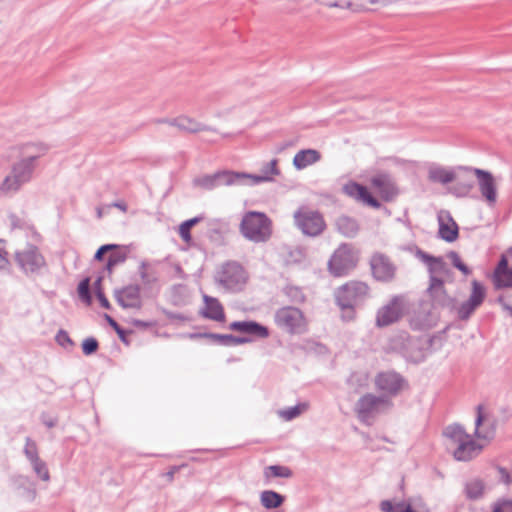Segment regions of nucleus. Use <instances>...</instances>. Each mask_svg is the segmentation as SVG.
<instances>
[{
  "label": "nucleus",
  "instance_id": "obj_1",
  "mask_svg": "<svg viewBox=\"0 0 512 512\" xmlns=\"http://www.w3.org/2000/svg\"><path fill=\"white\" fill-rule=\"evenodd\" d=\"M446 447L456 461L468 462L476 458L483 450L484 444L473 439L465 428L457 423L446 426L443 430Z\"/></svg>",
  "mask_w": 512,
  "mask_h": 512
},
{
  "label": "nucleus",
  "instance_id": "obj_2",
  "mask_svg": "<svg viewBox=\"0 0 512 512\" xmlns=\"http://www.w3.org/2000/svg\"><path fill=\"white\" fill-rule=\"evenodd\" d=\"M369 297V287L365 282L350 281L335 292L338 306L347 314L342 317L351 320L354 316V308L363 303Z\"/></svg>",
  "mask_w": 512,
  "mask_h": 512
},
{
  "label": "nucleus",
  "instance_id": "obj_3",
  "mask_svg": "<svg viewBox=\"0 0 512 512\" xmlns=\"http://www.w3.org/2000/svg\"><path fill=\"white\" fill-rule=\"evenodd\" d=\"M35 164L19 157L13 163L8 175L0 183V197H11L33 179Z\"/></svg>",
  "mask_w": 512,
  "mask_h": 512
},
{
  "label": "nucleus",
  "instance_id": "obj_4",
  "mask_svg": "<svg viewBox=\"0 0 512 512\" xmlns=\"http://www.w3.org/2000/svg\"><path fill=\"white\" fill-rule=\"evenodd\" d=\"M240 231L250 241L265 242L271 236V221L264 213L250 211L243 216Z\"/></svg>",
  "mask_w": 512,
  "mask_h": 512
},
{
  "label": "nucleus",
  "instance_id": "obj_5",
  "mask_svg": "<svg viewBox=\"0 0 512 512\" xmlns=\"http://www.w3.org/2000/svg\"><path fill=\"white\" fill-rule=\"evenodd\" d=\"M274 322L280 330L290 335H301L308 330V321L303 311L293 306L277 309Z\"/></svg>",
  "mask_w": 512,
  "mask_h": 512
},
{
  "label": "nucleus",
  "instance_id": "obj_6",
  "mask_svg": "<svg viewBox=\"0 0 512 512\" xmlns=\"http://www.w3.org/2000/svg\"><path fill=\"white\" fill-rule=\"evenodd\" d=\"M392 406L393 403L387 396L367 393L355 404V412L361 422L371 424L378 414L388 411Z\"/></svg>",
  "mask_w": 512,
  "mask_h": 512
},
{
  "label": "nucleus",
  "instance_id": "obj_7",
  "mask_svg": "<svg viewBox=\"0 0 512 512\" xmlns=\"http://www.w3.org/2000/svg\"><path fill=\"white\" fill-rule=\"evenodd\" d=\"M214 280L223 290L237 292L244 287L247 274L239 263L228 261L216 271Z\"/></svg>",
  "mask_w": 512,
  "mask_h": 512
},
{
  "label": "nucleus",
  "instance_id": "obj_8",
  "mask_svg": "<svg viewBox=\"0 0 512 512\" xmlns=\"http://www.w3.org/2000/svg\"><path fill=\"white\" fill-rule=\"evenodd\" d=\"M294 221L302 233L310 237L320 235L326 227L323 216L319 212L308 208L298 209L294 213Z\"/></svg>",
  "mask_w": 512,
  "mask_h": 512
},
{
  "label": "nucleus",
  "instance_id": "obj_9",
  "mask_svg": "<svg viewBox=\"0 0 512 512\" xmlns=\"http://www.w3.org/2000/svg\"><path fill=\"white\" fill-rule=\"evenodd\" d=\"M15 261L25 274H38L46 267V261L39 249L28 244L24 249L15 252Z\"/></svg>",
  "mask_w": 512,
  "mask_h": 512
},
{
  "label": "nucleus",
  "instance_id": "obj_10",
  "mask_svg": "<svg viewBox=\"0 0 512 512\" xmlns=\"http://www.w3.org/2000/svg\"><path fill=\"white\" fill-rule=\"evenodd\" d=\"M232 185H241L240 172L223 170L214 174L200 175L193 179V186L204 190H213L221 186Z\"/></svg>",
  "mask_w": 512,
  "mask_h": 512
},
{
  "label": "nucleus",
  "instance_id": "obj_11",
  "mask_svg": "<svg viewBox=\"0 0 512 512\" xmlns=\"http://www.w3.org/2000/svg\"><path fill=\"white\" fill-rule=\"evenodd\" d=\"M356 263L357 257L352 247L348 244H343L331 256L328 267L333 275L342 276L353 269Z\"/></svg>",
  "mask_w": 512,
  "mask_h": 512
},
{
  "label": "nucleus",
  "instance_id": "obj_12",
  "mask_svg": "<svg viewBox=\"0 0 512 512\" xmlns=\"http://www.w3.org/2000/svg\"><path fill=\"white\" fill-rule=\"evenodd\" d=\"M465 173H472L477 178L479 191L489 206L497 201V185L493 175L486 170L471 167H459Z\"/></svg>",
  "mask_w": 512,
  "mask_h": 512
},
{
  "label": "nucleus",
  "instance_id": "obj_13",
  "mask_svg": "<svg viewBox=\"0 0 512 512\" xmlns=\"http://www.w3.org/2000/svg\"><path fill=\"white\" fill-rule=\"evenodd\" d=\"M496 431V420L490 410L484 405L476 407L474 436L481 443L490 441Z\"/></svg>",
  "mask_w": 512,
  "mask_h": 512
},
{
  "label": "nucleus",
  "instance_id": "obj_14",
  "mask_svg": "<svg viewBox=\"0 0 512 512\" xmlns=\"http://www.w3.org/2000/svg\"><path fill=\"white\" fill-rule=\"evenodd\" d=\"M375 386L377 390L387 396L388 398L398 395L405 387V379L394 371L380 372L375 377Z\"/></svg>",
  "mask_w": 512,
  "mask_h": 512
},
{
  "label": "nucleus",
  "instance_id": "obj_15",
  "mask_svg": "<svg viewBox=\"0 0 512 512\" xmlns=\"http://www.w3.org/2000/svg\"><path fill=\"white\" fill-rule=\"evenodd\" d=\"M23 452L35 475L44 482L50 481V473L47 464L39 457L37 444L30 437H26L25 439Z\"/></svg>",
  "mask_w": 512,
  "mask_h": 512
},
{
  "label": "nucleus",
  "instance_id": "obj_16",
  "mask_svg": "<svg viewBox=\"0 0 512 512\" xmlns=\"http://www.w3.org/2000/svg\"><path fill=\"white\" fill-rule=\"evenodd\" d=\"M382 512H430L421 497H410L404 501L392 502L384 500L380 503Z\"/></svg>",
  "mask_w": 512,
  "mask_h": 512
},
{
  "label": "nucleus",
  "instance_id": "obj_17",
  "mask_svg": "<svg viewBox=\"0 0 512 512\" xmlns=\"http://www.w3.org/2000/svg\"><path fill=\"white\" fill-rule=\"evenodd\" d=\"M370 183L384 201H391L399 194L394 178L388 173L375 174Z\"/></svg>",
  "mask_w": 512,
  "mask_h": 512
},
{
  "label": "nucleus",
  "instance_id": "obj_18",
  "mask_svg": "<svg viewBox=\"0 0 512 512\" xmlns=\"http://www.w3.org/2000/svg\"><path fill=\"white\" fill-rule=\"evenodd\" d=\"M277 159H273L265 163L260 171V174H248L240 172L241 185H257L264 182H271L274 180V176L280 174V170L277 167Z\"/></svg>",
  "mask_w": 512,
  "mask_h": 512
},
{
  "label": "nucleus",
  "instance_id": "obj_19",
  "mask_svg": "<svg viewBox=\"0 0 512 512\" xmlns=\"http://www.w3.org/2000/svg\"><path fill=\"white\" fill-rule=\"evenodd\" d=\"M417 257L427 265L430 282L433 279L444 280L445 277L450 276V268L441 257L431 256L422 250L417 251Z\"/></svg>",
  "mask_w": 512,
  "mask_h": 512
},
{
  "label": "nucleus",
  "instance_id": "obj_20",
  "mask_svg": "<svg viewBox=\"0 0 512 512\" xmlns=\"http://www.w3.org/2000/svg\"><path fill=\"white\" fill-rule=\"evenodd\" d=\"M402 301L400 298H393L388 304L377 312L376 324L379 327L388 326L396 322L402 315Z\"/></svg>",
  "mask_w": 512,
  "mask_h": 512
},
{
  "label": "nucleus",
  "instance_id": "obj_21",
  "mask_svg": "<svg viewBox=\"0 0 512 512\" xmlns=\"http://www.w3.org/2000/svg\"><path fill=\"white\" fill-rule=\"evenodd\" d=\"M373 276L380 281H390L395 274V267L382 254H374L370 261Z\"/></svg>",
  "mask_w": 512,
  "mask_h": 512
},
{
  "label": "nucleus",
  "instance_id": "obj_22",
  "mask_svg": "<svg viewBox=\"0 0 512 512\" xmlns=\"http://www.w3.org/2000/svg\"><path fill=\"white\" fill-rule=\"evenodd\" d=\"M343 191L346 195L349 197L362 202L368 206H371L373 208H380L381 203L372 196V194L368 191V189L360 185L356 182H349L344 185Z\"/></svg>",
  "mask_w": 512,
  "mask_h": 512
},
{
  "label": "nucleus",
  "instance_id": "obj_23",
  "mask_svg": "<svg viewBox=\"0 0 512 512\" xmlns=\"http://www.w3.org/2000/svg\"><path fill=\"white\" fill-rule=\"evenodd\" d=\"M428 293L434 307L449 309L453 307L454 299L447 294L444 288V280L433 279L429 284Z\"/></svg>",
  "mask_w": 512,
  "mask_h": 512
},
{
  "label": "nucleus",
  "instance_id": "obj_24",
  "mask_svg": "<svg viewBox=\"0 0 512 512\" xmlns=\"http://www.w3.org/2000/svg\"><path fill=\"white\" fill-rule=\"evenodd\" d=\"M439 236L447 242H454L458 237V225L448 211L441 210L438 213Z\"/></svg>",
  "mask_w": 512,
  "mask_h": 512
},
{
  "label": "nucleus",
  "instance_id": "obj_25",
  "mask_svg": "<svg viewBox=\"0 0 512 512\" xmlns=\"http://www.w3.org/2000/svg\"><path fill=\"white\" fill-rule=\"evenodd\" d=\"M463 170L445 168L442 166H431L428 170V178L432 182L449 184L459 178V173Z\"/></svg>",
  "mask_w": 512,
  "mask_h": 512
},
{
  "label": "nucleus",
  "instance_id": "obj_26",
  "mask_svg": "<svg viewBox=\"0 0 512 512\" xmlns=\"http://www.w3.org/2000/svg\"><path fill=\"white\" fill-rule=\"evenodd\" d=\"M229 328L233 331L254 335L259 338H267L269 336L267 327L255 321H234L230 323Z\"/></svg>",
  "mask_w": 512,
  "mask_h": 512
},
{
  "label": "nucleus",
  "instance_id": "obj_27",
  "mask_svg": "<svg viewBox=\"0 0 512 512\" xmlns=\"http://www.w3.org/2000/svg\"><path fill=\"white\" fill-rule=\"evenodd\" d=\"M115 297L123 308H140V292L136 286H128L116 291Z\"/></svg>",
  "mask_w": 512,
  "mask_h": 512
},
{
  "label": "nucleus",
  "instance_id": "obj_28",
  "mask_svg": "<svg viewBox=\"0 0 512 512\" xmlns=\"http://www.w3.org/2000/svg\"><path fill=\"white\" fill-rule=\"evenodd\" d=\"M204 308L202 314L205 318L222 322L225 320V314L222 304L217 298L203 295Z\"/></svg>",
  "mask_w": 512,
  "mask_h": 512
},
{
  "label": "nucleus",
  "instance_id": "obj_29",
  "mask_svg": "<svg viewBox=\"0 0 512 512\" xmlns=\"http://www.w3.org/2000/svg\"><path fill=\"white\" fill-rule=\"evenodd\" d=\"M169 125L187 133H197L200 131L209 130V128L204 124L187 115H181L176 118H172V120H169Z\"/></svg>",
  "mask_w": 512,
  "mask_h": 512
},
{
  "label": "nucleus",
  "instance_id": "obj_30",
  "mask_svg": "<svg viewBox=\"0 0 512 512\" xmlns=\"http://www.w3.org/2000/svg\"><path fill=\"white\" fill-rule=\"evenodd\" d=\"M48 152L43 143H27L21 146L19 157L37 166V161Z\"/></svg>",
  "mask_w": 512,
  "mask_h": 512
},
{
  "label": "nucleus",
  "instance_id": "obj_31",
  "mask_svg": "<svg viewBox=\"0 0 512 512\" xmlns=\"http://www.w3.org/2000/svg\"><path fill=\"white\" fill-rule=\"evenodd\" d=\"M320 158V153L315 149L300 150L295 154L293 158V165L297 170H303L308 166L318 162Z\"/></svg>",
  "mask_w": 512,
  "mask_h": 512
},
{
  "label": "nucleus",
  "instance_id": "obj_32",
  "mask_svg": "<svg viewBox=\"0 0 512 512\" xmlns=\"http://www.w3.org/2000/svg\"><path fill=\"white\" fill-rule=\"evenodd\" d=\"M486 485L480 478H472L466 481L464 486V492L468 499L479 500L483 498L485 494Z\"/></svg>",
  "mask_w": 512,
  "mask_h": 512
},
{
  "label": "nucleus",
  "instance_id": "obj_33",
  "mask_svg": "<svg viewBox=\"0 0 512 512\" xmlns=\"http://www.w3.org/2000/svg\"><path fill=\"white\" fill-rule=\"evenodd\" d=\"M337 230L345 237L352 238L357 235L359 225L357 221L349 216L342 215L336 220Z\"/></svg>",
  "mask_w": 512,
  "mask_h": 512
},
{
  "label": "nucleus",
  "instance_id": "obj_34",
  "mask_svg": "<svg viewBox=\"0 0 512 512\" xmlns=\"http://www.w3.org/2000/svg\"><path fill=\"white\" fill-rule=\"evenodd\" d=\"M261 505L266 509L280 507L284 502V497L272 490H265L260 494Z\"/></svg>",
  "mask_w": 512,
  "mask_h": 512
},
{
  "label": "nucleus",
  "instance_id": "obj_35",
  "mask_svg": "<svg viewBox=\"0 0 512 512\" xmlns=\"http://www.w3.org/2000/svg\"><path fill=\"white\" fill-rule=\"evenodd\" d=\"M266 482H270L272 478H290L293 473L287 466L282 465H270L265 467L263 471Z\"/></svg>",
  "mask_w": 512,
  "mask_h": 512
},
{
  "label": "nucleus",
  "instance_id": "obj_36",
  "mask_svg": "<svg viewBox=\"0 0 512 512\" xmlns=\"http://www.w3.org/2000/svg\"><path fill=\"white\" fill-rule=\"evenodd\" d=\"M317 3L330 7V8H339L346 9L351 12H357L358 5L355 0H315Z\"/></svg>",
  "mask_w": 512,
  "mask_h": 512
},
{
  "label": "nucleus",
  "instance_id": "obj_37",
  "mask_svg": "<svg viewBox=\"0 0 512 512\" xmlns=\"http://www.w3.org/2000/svg\"><path fill=\"white\" fill-rule=\"evenodd\" d=\"M471 286H472V289H471V294L468 298V301H470L471 303H473L477 307H479L485 299L486 289L483 286V284H481L477 280H473L471 283Z\"/></svg>",
  "mask_w": 512,
  "mask_h": 512
},
{
  "label": "nucleus",
  "instance_id": "obj_38",
  "mask_svg": "<svg viewBox=\"0 0 512 512\" xmlns=\"http://www.w3.org/2000/svg\"><path fill=\"white\" fill-rule=\"evenodd\" d=\"M307 408L308 405L306 403H300L296 406L280 410L278 414L285 421H291L300 416L304 411H306Z\"/></svg>",
  "mask_w": 512,
  "mask_h": 512
},
{
  "label": "nucleus",
  "instance_id": "obj_39",
  "mask_svg": "<svg viewBox=\"0 0 512 512\" xmlns=\"http://www.w3.org/2000/svg\"><path fill=\"white\" fill-rule=\"evenodd\" d=\"M201 220L200 217H194L192 219L186 220L179 226V235L185 241L189 242L191 240L190 230Z\"/></svg>",
  "mask_w": 512,
  "mask_h": 512
},
{
  "label": "nucleus",
  "instance_id": "obj_40",
  "mask_svg": "<svg viewBox=\"0 0 512 512\" xmlns=\"http://www.w3.org/2000/svg\"><path fill=\"white\" fill-rule=\"evenodd\" d=\"M284 294L291 302L301 303L305 300L302 290L296 286H287L284 289Z\"/></svg>",
  "mask_w": 512,
  "mask_h": 512
},
{
  "label": "nucleus",
  "instance_id": "obj_41",
  "mask_svg": "<svg viewBox=\"0 0 512 512\" xmlns=\"http://www.w3.org/2000/svg\"><path fill=\"white\" fill-rule=\"evenodd\" d=\"M494 284L498 289L512 287V269L494 277Z\"/></svg>",
  "mask_w": 512,
  "mask_h": 512
},
{
  "label": "nucleus",
  "instance_id": "obj_42",
  "mask_svg": "<svg viewBox=\"0 0 512 512\" xmlns=\"http://www.w3.org/2000/svg\"><path fill=\"white\" fill-rule=\"evenodd\" d=\"M478 307L470 301H465L458 308V317L461 320H467Z\"/></svg>",
  "mask_w": 512,
  "mask_h": 512
},
{
  "label": "nucleus",
  "instance_id": "obj_43",
  "mask_svg": "<svg viewBox=\"0 0 512 512\" xmlns=\"http://www.w3.org/2000/svg\"><path fill=\"white\" fill-rule=\"evenodd\" d=\"M204 337L211 339L213 342L223 345V346H232V335L231 334H215L208 333L204 334Z\"/></svg>",
  "mask_w": 512,
  "mask_h": 512
},
{
  "label": "nucleus",
  "instance_id": "obj_44",
  "mask_svg": "<svg viewBox=\"0 0 512 512\" xmlns=\"http://www.w3.org/2000/svg\"><path fill=\"white\" fill-rule=\"evenodd\" d=\"M78 293H79V297L84 302H86V304L89 305L91 303V295H90V290H89V279L88 278L82 280L79 283V285H78Z\"/></svg>",
  "mask_w": 512,
  "mask_h": 512
},
{
  "label": "nucleus",
  "instance_id": "obj_45",
  "mask_svg": "<svg viewBox=\"0 0 512 512\" xmlns=\"http://www.w3.org/2000/svg\"><path fill=\"white\" fill-rule=\"evenodd\" d=\"M448 258L451 260L453 266L459 269L464 275L470 274V269L462 262L458 253L452 251L448 254Z\"/></svg>",
  "mask_w": 512,
  "mask_h": 512
},
{
  "label": "nucleus",
  "instance_id": "obj_46",
  "mask_svg": "<svg viewBox=\"0 0 512 512\" xmlns=\"http://www.w3.org/2000/svg\"><path fill=\"white\" fill-rule=\"evenodd\" d=\"M83 353L85 355H91L98 349V342L95 338H86L82 343Z\"/></svg>",
  "mask_w": 512,
  "mask_h": 512
},
{
  "label": "nucleus",
  "instance_id": "obj_47",
  "mask_svg": "<svg viewBox=\"0 0 512 512\" xmlns=\"http://www.w3.org/2000/svg\"><path fill=\"white\" fill-rule=\"evenodd\" d=\"M55 339L57 343L63 347L71 346L73 344L68 333L64 330H59Z\"/></svg>",
  "mask_w": 512,
  "mask_h": 512
},
{
  "label": "nucleus",
  "instance_id": "obj_48",
  "mask_svg": "<svg viewBox=\"0 0 512 512\" xmlns=\"http://www.w3.org/2000/svg\"><path fill=\"white\" fill-rule=\"evenodd\" d=\"M100 283H101V279L99 278L96 283H95V286H96V295H97V298L101 304L102 307L106 308V309H109L110 308V304H109V301L107 300V298L105 297L104 293L101 291L100 289Z\"/></svg>",
  "mask_w": 512,
  "mask_h": 512
},
{
  "label": "nucleus",
  "instance_id": "obj_49",
  "mask_svg": "<svg viewBox=\"0 0 512 512\" xmlns=\"http://www.w3.org/2000/svg\"><path fill=\"white\" fill-rule=\"evenodd\" d=\"M499 481L504 483L505 485H510L512 483V478L510 476V473L505 469L504 467L497 466L496 467Z\"/></svg>",
  "mask_w": 512,
  "mask_h": 512
},
{
  "label": "nucleus",
  "instance_id": "obj_50",
  "mask_svg": "<svg viewBox=\"0 0 512 512\" xmlns=\"http://www.w3.org/2000/svg\"><path fill=\"white\" fill-rule=\"evenodd\" d=\"M117 247V245L115 244H106V245H102L95 253L94 255V259L97 260V261H101L103 259V255L110 251V250H113Z\"/></svg>",
  "mask_w": 512,
  "mask_h": 512
},
{
  "label": "nucleus",
  "instance_id": "obj_51",
  "mask_svg": "<svg viewBox=\"0 0 512 512\" xmlns=\"http://www.w3.org/2000/svg\"><path fill=\"white\" fill-rule=\"evenodd\" d=\"M509 270L510 269L508 268V261L505 256H502V258L500 259V261L494 271V277H496L504 272H507Z\"/></svg>",
  "mask_w": 512,
  "mask_h": 512
},
{
  "label": "nucleus",
  "instance_id": "obj_52",
  "mask_svg": "<svg viewBox=\"0 0 512 512\" xmlns=\"http://www.w3.org/2000/svg\"><path fill=\"white\" fill-rule=\"evenodd\" d=\"M8 220L12 229L22 228L24 225V221L15 214H10Z\"/></svg>",
  "mask_w": 512,
  "mask_h": 512
},
{
  "label": "nucleus",
  "instance_id": "obj_53",
  "mask_svg": "<svg viewBox=\"0 0 512 512\" xmlns=\"http://www.w3.org/2000/svg\"><path fill=\"white\" fill-rule=\"evenodd\" d=\"M29 482V478L24 475H18L13 478V483L17 488L24 487Z\"/></svg>",
  "mask_w": 512,
  "mask_h": 512
},
{
  "label": "nucleus",
  "instance_id": "obj_54",
  "mask_svg": "<svg viewBox=\"0 0 512 512\" xmlns=\"http://www.w3.org/2000/svg\"><path fill=\"white\" fill-rule=\"evenodd\" d=\"M125 260L124 256H110L107 263V268L110 270L116 264L123 262Z\"/></svg>",
  "mask_w": 512,
  "mask_h": 512
},
{
  "label": "nucleus",
  "instance_id": "obj_55",
  "mask_svg": "<svg viewBox=\"0 0 512 512\" xmlns=\"http://www.w3.org/2000/svg\"><path fill=\"white\" fill-rule=\"evenodd\" d=\"M250 341H251V339L249 337H239V336L232 335V346L245 344Z\"/></svg>",
  "mask_w": 512,
  "mask_h": 512
},
{
  "label": "nucleus",
  "instance_id": "obj_56",
  "mask_svg": "<svg viewBox=\"0 0 512 512\" xmlns=\"http://www.w3.org/2000/svg\"><path fill=\"white\" fill-rule=\"evenodd\" d=\"M111 209V205H103L96 208L97 217L100 219L104 215L108 214Z\"/></svg>",
  "mask_w": 512,
  "mask_h": 512
},
{
  "label": "nucleus",
  "instance_id": "obj_57",
  "mask_svg": "<svg viewBox=\"0 0 512 512\" xmlns=\"http://www.w3.org/2000/svg\"><path fill=\"white\" fill-rule=\"evenodd\" d=\"M512 506V502H503L502 504H499L496 506L493 510V512H507V510Z\"/></svg>",
  "mask_w": 512,
  "mask_h": 512
},
{
  "label": "nucleus",
  "instance_id": "obj_58",
  "mask_svg": "<svg viewBox=\"0 0 512 512\" xmlns=\"http://www.w3.org/2000/svg\"><path fill=\"white\" fill-rule=\"evenodd\" d=\"M498 302L502 306V308L509 313V315L512 317V306L505 301L503 297L498 298Z\"/></svg>",
  "mask_w": 512,
  "mask_h": 512
},
{
  "label": "nucleus",
  "instance_id": "obj_59",
  "mask_svg": "<svg viewBox=\"0 0 512 512\" xmlns=\"http://www.w3.org/2000/svg\"><path fill=\"white\" fill-rule=\"evenodd\" d=\"M110 205H111V208L115 207L124 213L127 212V209H128L127 204L124 201H116V202L111 203Z\"/></svg>",
  "mask_w": 512,
  "mask_h": 512
},
{
  "label": "nucleus",
  "instance_id": "obj_60",
  "mask_svg": "<svg viewBox=\"0 0 512 512\" xmlns=\"http://www.w3.org/2000/svg\"><path fill=\"white\" fill-rule=\"evenodd\" d=\"M472 188H473L472 182H467V183L461 184V186H460L461 194L462 195L468 194Z\"/></svg>",
  "mask_w": 512,
  "mask_h": 512
},
{
  "label": "nucleus",
  "instance_id": "obj_61",
  "mask_svg": "<svg viewBox=\"0 0 512 512\" xmlns=\"http://www.w3.org/2000/svg\"><path fill=\"white\" fill-rule=\"evenodd\" d=\"M357 379L358 381H362L363 384H366L367 382V375L365 373L363 374H353L351 377V380Z\"/></svg>",
  "mask_w": 512,
  "mask_h": 512
},
{
  "label": "nucleus",
  "instance_id": "obj_62",
  "mask_svg": "<svg viewBox=\"0 0 512 512\" xmlns=\"http://www.w3.org/2000/svg\"><path fill=\"white\" fill-rule=\"evenodd\" d=\"M43 423L47 427L52 428V427H54L56 425L57 421L54 418H48V419L43 418Z\"/></svg>",
  "mask_w": 512,
  "mask_h": 512
},
{
  "label": "nucleus",
  "instance_id": "obj_63",
  "mask_svg": "<svg viewBox=\"0 0 512 512\" xmlns=\"http://www.w3.org/2000/svg\"><path fill=\"white\" fill-rule=\"evenodd\" d=\"M106 319H107L108 323L114 328L115 331H117L118 329L121 328L117 324V322L112 317H110L109 315H106Z\"/></svg>",
  "mask_w": 512,
  "mask_h": 512
},
{
  "label": "nucleus",
  "instance_id": "obj_64",
  "mask_svg": "<svg viewBox=\"0 0 512 512\" xmlns=\"http://www.w3.org/2000/svg\"><path fill=\"white\" fill-rule=\"evenodd\" d=\"M26 492L30 498V500H34L36 497V490L34 488H28L26 489Z\"/></svg>",
  "mask_w": 512,
  "mask_h": 512
}]
</instances>
